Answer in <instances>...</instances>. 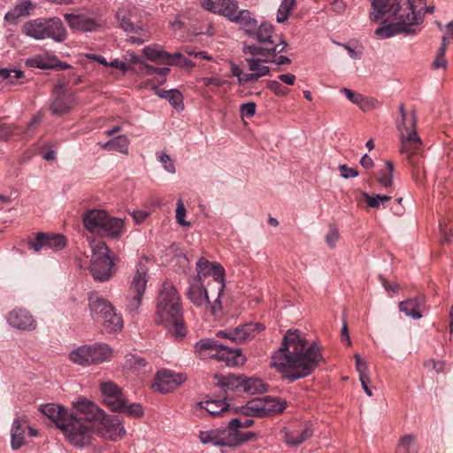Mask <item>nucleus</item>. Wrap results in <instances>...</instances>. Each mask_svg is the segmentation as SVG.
I'll return each mask as SVG.
<instances>
[{
    "label": "nucleus",
    "instance_id": "obj_1",
    "mask_svg": "<svg viewBox=\"0 0 453 453\" xmlns=\"http://www.w3.org/2000/svg\"><path fill=\"white\" fill-rule=\"evenodd\" d=\"M321 360L322 355L315 342L308 346L298 329H289L280 347L272 356L271 366L292 383L311 375Z\"/></svg>",
    "mask_w": 453,
    "mask_h": 453
},
{
    "label": "nucleus",
    "instance_id": "obj_2",
    "mask_svg": "<svg viewBox=\"0 0 453 453\" xmlns=\"http://www.w3.org/2000/svg\"><path fill=\"white\" fill-rule=\"evenodd\" d=\"M372 12L371 20L377 22L383 17L385 21L393 22L376 28L375 34L381 38L395 35H414L418 33L416 26L424 20L422 9L426 4L423 0H371Z\"/></svg>",
    "mask_w": 453,
    "mask_h": 453
},
{
    "label": "nucleus",
    "instance_id": "obj_3",
    "mask_svg": "<svg viewBox=\"0 0 453 453\" xmlns=\"http://www.w3.org/2000/svg\"><path fill=\"white\" fill-rule=\"evenodd\" d=\"M79 433H85L87 440L82 444H75L77 447H84L90 443L91 434L96 431L101 436L111 441L122 438L126 430L118 418H111L105 412L94 403L84 400L81 405Z\"/></svg>",
    "mask_w": 453,
    "mask_h": 453
},
{
    "label": "nucleus",
    "instance_id": "obj_4",
    "mask_svg": "<svg viewBox=\"0 0 453 453\" xmlns=\"http://www.w3.org/2000/svg\"><path fill=\"white\" fill-rule=\"evenodd\" d=\"M395 126L401 142L400 152L407 156L408 161L411 165V174L415 181L422 183L423 177L426 175V169L422 157L418 154V150L422 147V141L417 134V116L415 111H412L409 116L397 119Z\"/></svg>",
    "mask_w": 453,
    "mask_h": 453
},
{
    "label": "nucleus",
    "instance_id": "obj_5",
    "mask_svg": "<svg viewBox=\"0 0 453 453\" xmlns=\"http://www.w3.org/2000/svg\"><path fill=\"white\" fill-rule=\"evenodd\" d=\"M157 324L164 325L173 333L177 339L186 335L182 309L176 288L169 282H165L160 289L157 304Z\"/></svg>",
    "mask_w": 453,
    "mask_h": 453
},
{
    "label": "nucleus",
    "instance_id": "obj_6",
    "mask_svg": "<svg viewBox=\"0 0 453 453\" xmlns=\"http://www.w3.org/2000/svg\"><path fill=\"white\" fill-rule=\"evenodd\" d=\"M85 399L78 401L74 403L75 411L69 413L62 405L56 403H46L40 406L41 412L51 419L56 426L64 432L67 439L73 443L82 444L87 440L85 433H79V426L81 422L80 418L81 402Z\"/></svg>",
    "mask_w": 453,
    "mask_h": 453
},
{
    "label": "nucleus",
    "instance_id": "obj_7",
    "mask_svg": "<svg viewBox=\"0 0 453 453\" xmlns=\"http://www.w3.org/2000/svg\"><path fill=\"white\" fill-rule=\"evenodd\" d=\"M88 308L92 319L101 322L105 332L111 334L122 329V318L115 311L114 307L107 299L98 296L96 294H89Z\"/></svg>",
    "mask_w": 453,
    "mask_h": 453
},
{
    "label": "nucleus",
    "instance_id": "obj_8",
    "mask_svg": "<svg viewBox=\"0 0 453 453\" xmlns=\"http://www.w3.org/2000/svg\"><path fill=\"white\" fill-rule=\"evenodd\" d=\"M197 277L205 278L208 275L212 276V283L207 282V287L210 288V291L212 294L215 292L216 298L214 303L211 305V312L216 315L218 311H221L220 296L225 288V270L219 264H212L207 259L201 257L196 263Z\"/></svg>",
    "mask_w": 453,
    "mask_h": 453
},
{
    "label": "nucleus",
    "instance_id": "obj_9",
    "mask_svg": "<svg viewBox=\"0 0 453 453\" xmlns=\"http://www.w3.org/2000/svg\"><path fill=\"white\" fill-rule=\"evenodd\" d=\"M89 271L97 281L109 280L115 273L114 256L105 242H100L92 248Z\"/></svg>",
    "mask_w": 453,
    "mask_h": 453
},
{
    "label": "nucleus",
    "instance_id": "obj_10",
    "mask_svg": "<svg viewBox=\"0 0 453 453\" xmlns=\"http://www.w3.org/2000/svg\"><path fill=\"white\" fill-rule=\"evenodd\" d=\"M111 355V349L105 343L81 346L69 354L73 362L83 366L101 364L107 360Z\"/></svg>",
    "mask_w": 453,
    "mask_h": 453
},
{
    "label": "nucleus",
    "instance_id": "obj_11",
    "mask_svg": "<svg viewBox=\"0 0 453 453\" xmlns=\"http://www.w3.org/2000/svg\"><path fill=\"white\" fill-rule=\"evenodd\" d=\"M147 268L139 262L137 271L133 278L131 286L127 296V311L134 316L142 303V299L147 285Z\"/></svg>",
    "mask_w": 453,
    "mask_h": 453
},
{
    "label": "nucleus",
    "instance_id": "obj_12",
    "mask_svg": "<svg viewBox=\"0 0 453 453\" xmlns=\"http://www.w3.org/2000/svg\"><path fill=\"white\" fill-rule=\"evenodd\" d=\"M53 94L54 99L50 105V109L55 116H62L70 112L76 104L74 93L66 91L62 85L55 87Z\"/></svg>",
    "mask_w": 453,
    "mask_h": 453
},
{
    "label": "nucleus",
    "instance_id": "obj_13",
    "mask_svg": "<svg viewBox=\"0 0 453 453\" xmlns=\"http://www.w3.org/2000/svg\"><path fill=\"white\" fill-rule=\"evenodd\" d=\"M186 380L187 375L184 373L162 370L157 372L152 388L162 394H167L173 391Z\"/></svg>",
    "mask_w": 453,
    "mask_h": 453
},
{
    "label": "nucleus",
    "instance_id": "obj_14",
    "mask_svg": "<svg viewBox=\"0 0 453 453\" xmlns=\"http://www.w3.org/2000/svg\"><path fill=\"white\" fill-rule=\"evenodd\" d=\"M200 4L204 10L221 15L231 22L239 11L236 0H200Z\"/></svg>",
    "mask_w": 453,
    "mask_h": 453
},
{
    "label": "nucleus",
    "instance_id": "obj_15",
    "mask_svg": "<svg viewBox=\"0 0 453 453\" xmlns=\"http://www.w3.org/2000/svg\"><path fill=\"white\" fill-rule=\"evenodd\" d=\"M287 47L288 43L286 41L280 40L279 43H275L273 41V44H269L268 46L244 45L242 51L246 55L265 57L264 58L265 63H269V61L273 60L278 53L283 52Z\"/></svg>",
    "mask_w": 453,
    "mask_h": 453
},
{
    "label": "nucleus",
    "instance_id": "obj_16",
    "mask_svg": "<svg viewBox=\"0 0 453 453\" xmlns=\"http://www.w3.org/2000/svg\"><path fill=\"white\" fill-rule=\"evenodd\" d=\"M6 318L9 325L19 330L34 331L37 326L33 315L24 308L13 309Z\"/></svg>",
    "mask_w": 453,
    "mask_h": 453
},
{
    "label": "nucleus",
    "instance_id": "obj_17",
    "mask_svg": "<svg viewBox=\"0 0 453 453\" xmlns=\"http://www.w3.org/2000/svg\"><path fill=\"white\" fill-rule=\"evenodd\" d=\"M187 295L188 298L196 306H201L205 303L207 307L211 309V305L214 303V301H210L209 292L207 288H205L201 278H193L189 281Z\"/></svg>",
    "mask_w": 453,
    "mask_h": 453
},
{
    "label": "nucleus",
    "instance_id": "obj_18",
    "mask_svg": "<svg viewBox=\"0 0 453 453\" xmlns=\"http://www.w3.org/2000/svg\"><path fill=\"white\" fill-rule=\"evenodd\" d=\"M199 439L203 443L228 447H231L235 441L234 437L231 436L228 426L223 429L203 431L199 434Z\"/></svg>",
    "mask_w": 453,
    "mask_h": 453
},
{
    "label": "nucleus",
    "instance_id": "obj_19",
    "mask_svg": "<svg viewBox=\"0 0 453 453\" xmlns=\"http://www.w3.org/2000/svg\"><path fill=\"white\" fill-rule=\"evenodd\" d=\"M211 357L225 362L227 366H239L246 361L241 349L233 348L227 344H224L220 351L211 355Z\"/></svg>",
    "mask_w": 453,
    "mask_h": 453
},
{
    "label": "nucleus",
    "instance_id": "obj_20",
    "mask_svg": "<svg viewBox=\"0 0 453 453\" xmlns=\"http://www.w3.org/2000/svg\"><path fill=\"white\" fill-rule=\"evenodd\" d=\"M108 213L104 210H88L82 216L83 225L90 233H100Z\"/></svg>",
    "mask_w": 453,
    "mask_h": 453
},
{
    "label": "nucleus",
    "instance_id": "obj_21",
    "mask_svg": "<svg viewBox=\"0 0 453 453\" xmlns=\"http://www.w3.org/2000/svg\"><path fill=\"white\" fill-rule=\"evenodd\" d=\"M44 39L51 38L60 42L66 38V30L59 18L44 19Z\"/></svg>",
    "mask_w": 453,
    "mask_h": 453
},
{
    "label": "nucleus",
    "instance_id": "obj_22",
    "mask_svg": "<svg viewBox=\"0 0 453 453\" xmlns=\"http://www.w3.org/2000/svg\"><path fill=\"white\" fill-rule=\"evenodd\" d=\"M243 378L244 376H237L232 373H229L227 375L216 373L214 375V380H217V386L222 388L225 393H226L227 391L235 390L242 391Z\"/></svg>",
    "mask_w": 453,
    "mask_h": 453
},
{
    "label": "nucleus",
    "instance_id": "obj_23",
    "mask_svg": "<svg viewBox=\"0 0 453 453\" xmlns=\"http://www.w3.org/2000/svg\"><path fill=\"white\" fill-rule=\"evenodd\" d=\"M232 22L241 26L246 35L250 36L255 35L257 21L254 17H252L251 12L249 10H239Z\"/></svg>",
    "mask_w": 453,
    "mask_h": 453
},
{
    "label": "nucleus",
    "instance_id": "obj_24",
    "mask_svg": "<svg viewBox=\"0 0 453 453\" xmlns=\"http://www.w3.org/2000/svg\"><path fill=\"white\" fill-rule=\"evenodd\" d=\"M283 432L285 442L289 446L297 447L312 436L313 428L311 424L306 423L300 432H290L286 429Z\"/></svg>",
    "mask_w": 453,
    "mask_h": 453
},
{
    "label": "nucleus",
    "instance_id": "obj_25",
    "mask_svg": "<svg viewBox=\"0 0 453 453\" xmlns=\"http://www.w3.org/2000/svg\"><path fill=\"white\" fill-rule=\"evenodd\" d=\"M65 19L70 27L80 31L90 32L98 27L94 19L86 18L81 15L66 13L65 14Z\"/></svg>",
    "mask_w": 453,
    "mask_h": 453
},
{
    "label": "nucleus",
    "instance_id": "obj_26",
    "mask_svg": "<svg viewBox=\"0 0 453 453\" xmlns=\"http://www.w3.org/2000/svg\"><path fill=\"white\" fill-rule=\"evenodd\" d=\"M226 399L225 395L220 399L207 398L197 403V406L208 411L211 416H218L228 410L229 403L226 402Z\"/></svg>",
    "mask_w": 453,
    "mask_h": 453
},
{
    "label": "nucleus",
    "instance_id": "obj_27",
    "mask_svg": "<svg viewBox=\"0 0 453 453\" xmlns=\"http://www.w3.org/2000/svg\"><path fill=\"white\" fill-rule=\"evenodd\" d=\"M125 223L122 219L111 217L109 214L99 234L112 239H118L123 233Z\"/></svg>",
    "mask_w": 453,
    "mask_h": 453
},
{
    "label": "nucleus",
    "instance_id": "obj_28",
    "mask_svg": "<svg viewBox=\"0 0 453 453\" xmlns=\"http://www.w3.org/2000/svg\"><path fill=\"white\" fill-rule=\"evenodd\" d=\"M217 337L228 339L231 342L242 344L250 340L249 332L246 328V324L237 326L234 329L221 330L216 334Z\"/></svg>",
    "mask_w": 453,
    "mask_h": 453
},
{
    "label": "nucleus",
    "instance_id": "obj_29",
    "mask_svg": "<svg viewBox=\"0 0 453 453\" xmlns=\"http://www.w3.org/2000/svg\"><path fill=\"white\" fill-rule=\"evenodd\" d=\"M266 408L263 402V397L249 401L246 405L240 408V411L245 416H253L257 418L266 417Z\"/></svg>",
    "mask_w": 453,
    "mask_h": 453
},
{
    "label": "nucleus",
    "instance_id": "obj_30",
    "mask_svg": "<svg viewBox=\"0 0 453 453\" xmlns=\"http://www.w3.org/2000/svg\"><path fill=\"white\" fill-rule=\"evenodd\" d=\"M44 19H33L24 23L22 33L36 40L44 39Z\"/></svg>",
    "mask_w": 453,
    "mask_h": 453
},
{
    "label": "nucleus",
    "instance_id": "obj_31",
    "mask_svg": "<svg viewBox=\"0 0 453 453\" xmlns=\"http://www.w3.org/2000/svg\"><path fill=\"white\" fill-rule=\"evenodd\" d=\"M423 302L422 298L408 299L399 303V310L404 312L408 317L418 319L422 318L419 309Z\"/></svg>",
    "mask_w": 453,
    "mask_h": 453
},
{
    "label": "nucleus",
    "instance_id": "obj_32",
    "mask_svg": "<svg viewBox=\"0 0 453 453\" xmlns=\"http://www.w3.org/2000/svg\"><path fill=\"white\" fill-rule=\"evenodd\" d=\"M341 93L344 94L351 103L358 105L363 111L371 109L374 104L378 103L375 99L368 100L363 95L346 88H342Z\"/></svg>",
    "mask_w": 453,
    "mask_h": 453
},
{
    "label": "nucleus",
    "instance_id": "obj_33",
    "mask_svg": "<svg viewBox=\"0 0 453 453\" xmlns=\"http://www.w3.org/2000/svg\"><path fill=\"white\" fill-rule=\"evenodd\" d=\"M33 8L34 6L31 2H24L8 12L5 14L4 19L10 23L16 24L19 18L29 15V11Z\"/></svg>",
    "mask_w": 453,
    "mask_h": 453
},
{
    "label": "nucleus",
    "instance_id": "obj_34",
    "mask_svg": "<svg viewBox=\"0 0 453 453\" xmlns=\"http://www.w3.org/2000/svg\"><path fill=\"white\" fill-rule=\"evenodd\" d=\"M24 433L21 419L15 418L12 423L11 435V447L13 450H17L24 445Z\"/></svg>",
    "mask_w": 453,
    "mask_h": 453
},
{
    "label": "nucleus",
    "instance_id": "obj_35",
    "mask_svg": "<svg viewBox=\"0 0 453 453\" xmlns=\"http://www.w3.org/2000/svg\"><path fill=\"white\" fill-rule=\"evenodd\" d=\"M273 31L274 28L273 25L264 22L257 27L254 35H256L259 42L265 44L264 46H268L269 44H273V40H272Z\"/></svg>",
    "mask_w": 453,
    "mask_h": 453
},
{
    "label": "nucleus",
    "instance_id": "obj_36",
    "mask_svg": "<svg viewBox=\"0 0 453 453\" xmlns=\"http://www.w3.org/2000/svg\"><path fill=\"white\" fill-rule=\"evenodd\" d=\"M263 402L266 408V417L282 412L288 405L285 400L271 396L263 397Z\"/></svg>",
    "mask_w": 453,
    "mask_h": 453
},
{
    "label": "nucleus",
    "instance_id": "obj_37",
    "mask_svg": "<svg viewBox=\"0 0 453 453\" xmlns=\"http://www.w3.org/2000/svg\"><path fill=\"white\" fill-rule=\"evenodd\" d=\"M267 386L259 379L243 378L242 391L249 395L261 394L266 391Z\"/></svg>",
    "mask_w": 453,
    "mask_h": 453
},
{
    "label": "nucleus",
    "instance_id": "obj_38",
    "mask_svg": "<svg viewBox=\"0 0 453 453\" xmlns=\"http://www.w3.org/2000/svg\"><path fill=\"white\" fill-rule=\"evenodd\" d=\"M157 94L166 99L175 109H183V96L178 89L157 90Z\"/></svg>",
    "mask_w": 453,
    "mask_h": 453
},
{
    "label": "nucleus",
    "instance_id": "obj_39",
    "mask_svg": "<svg viewBox=\"0 0 453 453\" xmlns=\"http://www.w3.org/2000/svg\"><path fill=\"white\" fill-rule=\"evenodd\" d=\"M223 346L224 344L220 343L218 340L207 338L197 342L195 349L200 357H203L205 350H214L215 353H218Z\"/></svg>",
    "mask_w": 453,
    "mask_h": 453
},
{
    "label": "nucleus",
    "instance_id": "obj_40",
    "mask_svg": "<svg viewBox=\"0 0 453 453\" xmlns=\"http://www.w3.org/2000/svg\"><path fill=\"white\" fill-rule=\"evenodd\" d=\"M108 150H116L123 154H127L128 139L126 135H119L102 145Z\"/></svg>",
    "mask_w": 453,
    "mask_h": 453
},
{
    "label": "nucleus",
    "instance_id": "obj_41",
    "mask_svg": "<svg viewBox=\"0 0 453 453\" xmlns=\"http://www.w3.org/2000/svg\"><path fill=\"white\" fill-rule=\"evenodd\" d=\"M264 58H265V57L253 56L252 58H248L245 59L248 63L249 69L251 72L259 74V78L265 76L270 73L268 66L261 65L262 62H265Z\"/></svg>",
    "mask_w": 453,
    "mask_h": 453
},
{
    "label": "nucleus",
    "instance_id": "obj_42",
    "mask_svg": "<svg viewBox=\"0 0 453 453\" xmlns=\"http://www.w3.org/2000/svg\"><path fill=\"white\" fill-rule=\"evenodd\" d=\"M395 453H418L416 437L407 434L401 438L395 449Z\"/></svg>",
    "mask_w": 453,
    "mask_h": 453
},
{
    "label": "nucleus",
    "instance_id": "obj_43",
    "mask_svg": "<svg viewBox=\"0 0 453 453\" xmlns=\"http://www.w3.org/2000/svg\"><path fill=\"white\" fill-rule=\"evenodd\" d=\"M143 54L147 59L161 64H165V61H169L170 53L163 50H157L156 48L147 46L143 50Z\"/></svg>",
    "mask_w": 453,
    "mask_h": 453
},
{
    "label": "nucleus",
    "instance_id": "obj_44",
    "mask_svg": "<svg viewBox=\"0 0 453 453\" xmlns=\"http://www.w3.org/2000/svg\"><path fill=\"white\" fill-rule=\"evenodd\" d=\"M119 22V27L126 32L138 33L142 28L135 26L131 20L130 13L123 11H119L116 14Z\"/></svg>",
    "mask_w": 453,
    "mask_h": 453
},
{
    "label": "nucleus",
    "instance_id": "obj_45",
    "mask_svg": "<svg viewBox=\"0 0 453 453\" xmlns=\"http://www.w3.org/2000/svg\"><path fill=\"white\" fill-rule=\"evenodd\" d=\"M295 4V0H282L278 12L276 20L278 23H284L289 18L291 10Z\"/></svg>",
    "mask_w": 453,
    "mask_h": 453
},
{
    "label": "nucleus",
    "instance_id": "obj_46",
    "mask_svg": "<svg viewBox=\"0 0 453 453\" xmlns=\"http://www.w3.org/2000/svg\"><path fill=\"white\" fill-rule=\"evenodd\" d=\"M146 364V360L140 356L132 353H128L125 356V366L129 370H140L145 367Z\"/></svg>",
    "mask_w": 453,
    "mask_h": 453
},
{
    "label": "nucleus",
    "instance_id": "obj_47",
    "mask_svg": "<svg viewBox=\"0 0 453 453\" xmlns=\"http://www.w3.org/2000/svg\"><path fill=\"white\" fill-rule=\"evenodd\" d=\"M104 403L107 405L111 411L119 412L125 407L126 398L123 395L122 391L120 394H116L112 395V398H104Z\"/></svg>",
    "mask_w": 453,
    "mask_h": 453
},
{
    "label": "nucleus",
    "instance_id": "obj_48",
    "mask_svg": "<svg viewBox=\"0 0 453 453\" xmlns=\"http://www.w3.org/2000/svg\"><path fill=\"white\" fill-rule=\"evenodd\" d=\"M165 65H178L180 67L192 68L195 65L194 63L185 58L180 52H175L173 54H170L169 61H165Z\"/></svg>",
    "mask_w": 453,
    "mask_h": 453
},
{
    "label": "nucleus",
    "instance_id": "obj_49",
    "mask_svg": "<svg viewBox=\"0 0 453 453\" xmlns=\"http://www.w3.org/2000/svg\"><path fill=\"white\" fill-rule=\"evenodd\" d=\"M47 247L54 250H62L66 245L65 237L60 234H47Z\"/></svg>",
    "mask_w": 453,
    "mask_h": 453
},
{
    "label": "nucleus",
    "instance_id": "obj_50",
    "mask_svg": "<svg viewBox=\"0 0 453 453\" xmlns=\"http://www.w3.org/2000/svg\"><path fill=\"white\" fill-rule=\"evenodd\" d=\"M47 234L39 232L34 239L27 242L28 249L35 252L40 251L42 248L47 247Z\"/></svg>",
    "mask_w": 453,
    "mask_h": 453
},
{
    "label": "nucleus",
    "instance_id": "obj_51",
    "mask_svg": "<svg viewBox=\"0 0 453 453\" xmlns=\"http://www.w3.org/2000/svg\"><path fill=\"white\" fill-rule=\"evenodd\" d=\"M0 78L8 80L11 84H18L15 81L23 79L24 72L17 69L2 68L0 69Z\"/></svg>",
    "mask_w": 453,
    "mask_h": 453
},
{
    "label": "nucleus",
    "instance_id": "obj_52",
    "mask_svg": "<svg viewBox=\"0 0 453 453\" xmlns=\"http://www.w3.org/2000/svg\"><path fill=\"white\" fill-rule=\"evenodd\" d=\"M142 71L147 75L158 74L162 78L158 82L162 84L165 81V76L169 73L170 68L156 67L148 64H143Z\"/></svg>",
    "mask_w": 453,
    "mask_h": 453
},
{
    "label": "nucleus",
    "instance_id": "obj_53",
    "mask_svg": "<svg viewBox=\"0 0 453 453\" xmlns=\"http://www.w3.org/2000/svg\"><path fill=\"white\" fill-rule=\"evenodd\" d=\"M385 165L388 170V174H385V176H378L377 180L382 187L388 188L393 185L395 168L391 161H386Z\"/></svg>",
    "mask_w": 453,
    "mask_h": 453
},
{
    "label": "nucleus",
    "instance_id": "obj_54",
    "mask_svg": "<svg viewBox=\"0 0 453 453\" xmlns=\"http://www.w3.org/2000/svg\"><path fill=\"white\" fill-rule=\"evenodd\" d=\"M254 420L251 418H246L244 421H241L240 418H234L229 420L228 428L230 432H237L240 428H248L252 426Z\"/></svg>",
    "mask_w": 453,
    "mask_h": 453
},
{
    "label": "nucleus",
    "instance_id": "obj_55",
    "mask_svg": "<svg viewBox=\"0 0 453 453\" xmlns=\"http://www.w3.org/2000/svg\"><path fill=\"white\" fill-rule=\"evenodd\" d=\"M101 392L104 395V398H112V395L116 394H120L121 388H119L116 384L113 382H104L101 384L100 387Z\"/></svg>",
    "mask_w": 453,
    "mask_h": 453
},
{
    "label": "nucleus",
    "instance_id": "obj_56",
    "mask_svg": "<svg viewBox=\"0 0 453 453\" xmlns=\"http://www.w3.org/2000/svg\"><path fill=\"white\" fill-rule=\"evenodd\" d=\"M119 412L126 413L129 416L134 417V418H140L143 415V410L141 404L139 403H130L128 404L127 401L126 400L125 407Z\"/></svg>",
    "mask_w": 453,
    "mask_h": 453
},
{
    "label": "nucleus",
    "instance_id": "obj_57",
    "mask_svg": "<svg viewBox=\"0 0 453 453\" xmlns=\"http://www.w3.org/2000/svg\"><path fill=\"white\" fill-rule=\"evenodd\" d=\"M26 65L30 67H35L43 70L53 68V65L49 64L47 60L42 58L41 56H35L34 58L27 59Z\"/></svg>",
    "mask_w": 453,
    "mask_h": 453
},
{
    "label": "nucleus",
    "instance_id": "obj_58",
    "mask_svg": "<svg viewBox=\"0 0 453 453\" xmlns=\"http://www.w3.org/2000/svg\"><path fill=\"white\" fill-rule=\"evenodd\" d=\"M230 434H231V436L234 437V441H235L234 443H233V445H231V447L239 446L242 442L248 441L256 436V434L253 432H250V431L246 432V433H242L240 431L230 432Z\"/></svg>",
    "mask_w": 453,
    "mask_h": 453
},
{
    "label": "nucleus",
    "instance_id": "obj_59",
    "mask_svg": "<svg viewBox=\"0 0 453 453\" xmlns=\"http://www.w3.org/2000/svg\"><path fill=\"white\" fill-rule=\"evenodd\" d=\"M186 216V208L182 199H179L177 202L176 208V220L177 223L180 226H189L190 223L185 220Z\"/></svg>",
    "mask_w": 453,
    "mask_h": 453
},
{
    "label": "nucleus",
    "instance_id": "obj_60",
    "mask_svg": "<svg viewBox=\"0 0 453 453\" xmlns=\"http://www.w3.org/2000/svg\"><path fill=\"white\" fill-rule=\"evenodd\" d=\"M354 358H355V361H356V369L358 372V375H359V379L360 378H368L369 375H368V366H367V363L365 361H364L360 355L356 353L354 355Z\"/></svg>",
    "mask_w": 453,
    "mask_h": 453
},
{
    "label": "nucleus",
    "instance_id": "obj_61",
    "mask_svg": "<svg viewBox=\"0 0 453 453\" xmlns=\"http://www.w3.org/2000/svg\"><path fill=\"white\" fill-rule=\"evenodd\" d=\"M339 240V232L336 226H331L330 229L326 235V242L330 248H334L337 241Z\"/></svg>",
    "mask_w": 453,
    "mask_h": 453
},
{
    "label": "nucleus",
    "instance_id": "obj_62",
    "mask_svg": "<svg viewBox=\"0 0 453 453\" xmlns=\"http://www.w3.org/2000/svg\"><path fill=\"white\" fill-rule=\"evenodd\" d=\"M267 88L273 90L277 96H286L288 93V88L283 87L277 81H269L267 83Z\"/></svg>",
    "mask_w": 453,
    "mask_h": 453
},
{
    "label": "nucleus",
    "instance_id": "obj_63",
    "mask_svg": "<svg viewBox=\"0 0 453 453\" xmlns=\"http://www.w3.org/2000/svg\"><path fill=\"white\" fill-rule=\"evenodd\" d=\"M341 176L344 179L357 177L359 173L356 168L349 167L347 165H340Z\"/></svg>",
    "mask_w": 453,
    "mask_h": 453
},
{
    "label": "nucleus",
    "instance_id": "obj_64",
    "mask_svg": "<svg viewBox=\"0 0 453 453\" xmlns=\"http://www.w3.org/2000/svg\"><path fill=\"white\" fill-rule=\"evenodd\" d=\"M240 111L242 116L253 117L256 113V104L253 102L243 104L241 105Z\"/></svg>",
    "mask_w": 453,
    "mask_h": 453
}]
</instances>
